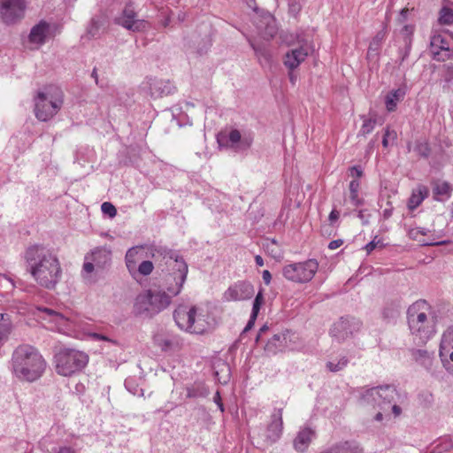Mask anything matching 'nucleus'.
<instances>
[{
    "mask_svg": "<svg viewBox=\"0 0 453 453\" xmlns=\"http://www.w3.org/2000/svg\"><path fill=\"white\" fill-rule=\"evenodd\" d=\"M152 258L165 274L164 283L138 294L133 305V313L145 319H152L167 309L173 297L179 295L188 275V265L177 250L164 246H152Z\"/></svg>",
    "mask_w": 453,
    "mask_h": 453,
    "instance_id": "f257e3e1",
    "label": "nucleus"
},
{
    "mask_svg": "<svg viewBox=\"0 0 453 453\" xmlns=\"http://www.w3.org/2000/svg\"><path fill=\"white\" fill-rule=\"evenodd\" d=\"M27 271L41 287L53 289L60 281L62 268L56 254L42 244L29 246L24 255Z\"/></svg>",
    "mask_w": 453,
    "mask_h": 453,
    "instance_id": "f03ea898",
    "label": "nucleus"
},
{
    "mask_svg": "<svg viewBox=\"0 0 453 453\" xmlns=\"http://www.w3.org/2000/svg\"><path fill=\"white\" fill-rule=\"evenodd\" d=\"M46 368V362L40 352L28 344L19 345L12 357V370L21 381L34 382L40 379Z\"/></svg>",
    "mask_w": 453,
    "mask_h": 453,
    "instance_id": "7ed1b4c3",
    "label": "nucleus"
},
{
    "mask_svg": "<svg viewBox=\"0 0 453 453\" xmlns=\"http://www.w3.org/2000/svg\"><path fill=\"white\" fill-rule=\"evenodd\" d=\"M430 310L431 307L425 300L413 303L407 310L409 328L421 342H426L435 333L434 321L427 316Z\"/></svg>",
    "mask_w": 453,
    "mask_h": 453,
    "instance_id": "20e7f679",
    "label": "nucleus"
},
{
    "mask_svg": "<svg viewBox=\"0 0 453 453\" xmlns=\"http://www.w3.org/2000/svg\"><path fill=\"white\" fill-rule=\"evenodd\" d=\"M63 91L55 86H48L35 96V114L40 121L52 119L63 105Z\"/></svg>",
    "mask_w": 453,
    "mask_h": 453,
    "instance_id": "39448f33",
    "label": "nucleus"
},
{
    "mask_svg": "<svg viewBox=\"0 0 453 453\" xmlns=\"http://www.w3.org/2000/svg\"><path fill=\"white\" fill-rule=\"evenodd\" d=\"M88 362V356L82 351L64 348L55 355L56 371L62 376H71L81 371Z\"/></svg>",
    "mask_w": 453,
    "mask_h": 453,
    "instance_id": "423d86ee",
    "label": "nucleus"
},
{
    "mask_svg": "<svg viewBox=\"0 0 453 453\" xmlns=\"http://www.w3.org/2000/svg\"><path fill=\"white\" fill-rule=\"evenodd\" d=\"M319 269L316 259H308L303 262L292 263L282 268L284 278L296 283H306L312 280Z\"/></svg>",
    "mask_w": 453,
    "mask_h": 453,
    "instance_id": "0eeeda50",
    "label": "nucleus"
},
{
    "mask_svg": "<svg viewBox=\"0 0 453 453\" xmlns=\"http://www.w3.org/2000/svg\"><path fill=\"white\" fill-rule=\"evenodd\" d=\"M173 319L181 330L192 334H203L205 331L203 320L196 318V308H188L185 305L179 306L173 312Z\"/></svg>",
    "mask_w": 453,
    "mask_h": 453,
    "instance_id": "6e6552de",
    "label": "nucleus"
},
{
    "mask_svg": "<svg viewBox=\"0 0 453 453\" xmlns=\"http://www.w3.org/2000/svg\"><path fill=\"white\" fill-rule=\"evenodd\" d=\"M25 0H0V19L6 25H12L24 18Z\"/></svg>",
    "mask_w": 453,
    "mask_h": 453,
    "instance_id": "1a4fd4ad",
    "label": "nucleus"
},
{
    "mask_svg": "<svg viewBox=\"0 0 453 453\" xmlns=\"http://www.w3.org/2000/svg\"><path fill=\"white\" fill-rule=\"evenodd\" d=\"M36 310L42 312L40 318L51 324V329L59 333H66L73 327V321L66 315L53 309L37 306Z\"/></svg>",
    "mask_w": 453,
    "mask_h": 453,
    "instance_id": "9d476101",
    "label": "nucleus"
},
{
    "mask_svg": "<svg viewBox=\"0 0 453 453\" xmlns=\"http://www.w3.org/2000/svg\"><path fill=\"white\" fill-rule=\"evenodd\" d=\"M363 397L367 401L372 398L382 410H385V405L395 402L398 394L394 386L385 385L367 389Z\"/></svg>",
    "mask_w": 453,
    "mask_h": 453,
    "instance_id": "9b49d317",
    "label": "nucleus"
},
{
    "mask_svg": "<svg viewBox=\"0 0 453 453\" xmlns=\"http://www.w3.org/2000/svg\"><path fill=\"white\" fill-rule=\"evenodd\" d=\"M142 89L156 99L173 95L176 91V87L169 80L147 78L142 83Z\"/></svg>",
    "mask_w": 453,
    "mask_h": 453,
    "instance_id": "f8f14e48",
    "label": "nucleus"
},
{
    "mask_svg": "<svg viewBox=\"0 0 453 453\" xmlns=\"http://www.w3.org/2000/svg\"><path fill=\"white\" fill-rule=\"evenodd\" d=\"M111 251L104 247H96L90 253L85 256L83 271L91 273L95 267L104 269L111 263Z\"/></svg>",
    "mask_w": 453,
    "mask_h": 453,
    "instance_id": "ddd939ff",
    "label": "nucleus"
},
{
    "mask_svg": "<svg viewBox=\"0 0 453 453\" xmlns=\"http://www.w3.org/2000/svg\"><path fill=\"white\" fill-rule=\"evenodd\" d=\"M362 322L356 318L348 317L341 318L335 322L330 329V334L337 341H344L353 334L354 332L359 331Z\"/></svg>",
    "mask_w": 453,
    "mask_h": 453,
    "instance_id": "4468645a",
    "label": "nucleus"
},
{
    "mask_svg": "<svg viewBox=\"0 0 453 453\" xmlns=\"http://www.w3.org/2000/svg\"><path fill=\"white\" fill-rule=\"evenodd\" d=\"M114 22L133 32L143 31L147 24L145 20L136 19V12L131 4L125 6L122 13L115 18Z\"/></svg>",
    "mask_w": 453,
    "mask_h": 453,
    "instance_id": "2eb2a0df",
    "label": "nucleus"
},
{
    "mask_svg": "<svg viewBox=\"0 0 453 453\" xmlns=\"http://www.w3.org/2000/svg\"><path fill=\"white\" fill-rule=\"evenodd\" d=\"M294 334L290 330H285L278 334H274L264 347L265 352L268 356H274L279 352H284L290 349L292 336Z\"/></svg>",
    "mask_w": 453,
    "mask_h": 453,
    "instance_id": "dca6fc26",
    "label": "nucleus"
},
{
    "mask_svg": "<svg viewBox=\"0 0 453 453\" xmlns=\"http://www.w3.org/2000/svg\"><path fill=\"white\" fill-rule=\"evenodd\" d=\"M254 292V287L251 283L238 281L225 291L223 299L226 302L247 300L253 296Z\"/></svg>",
    "mask_w": 453,
    "mask_h": 453,
    "instance_id": "f3484780",
    "label": "nucleus"
},
{
    "mask_svg": "<svg viewBox=\"0 0 453 453\" xmlns=\"http://www.w3.org/2000/svg\"><path fill=\"white\" fill-rule=\"evenodd\" d=\"M311 52V48L308 44H302L296 49L288 50L284 58V65L290 71L295 70L299 65L305 60Z\"/></svg>",
    "mask_w": 453,
    "mask_h": 453,
    "instance_id": "a211bd4d",
    "label": "nucleus"
},
{
    "mask_svg": "<svg viewBox=\"0 0 453 453\" xmlns=\"http://www.w3.org/2000/svg\"><path fill=\"white\" fill-rule=\"evenodd\" d=\"M283 410L274 409L271 415V421L267 426L266 438L270 442H276L282 434L283 430V420H282Z\"/></svg>",
    "mask_w": 453,
    "mask_h": 453,
    "instance_id": "6ab92c4d",
    "label": "nucleus"
},
{
    "mask_svg": "<svg viewBox=\"0 0 453 453\" xmlns=\"http://www.w3.org/2000/svg\"><path fill=\"white\" fill-rule=\"evenodd\" d=\"M257 29L261 37L267 41L271 40L278 31L275 19L271 14L263 16L257 22Z\"/></svg>",
    "mask_w": 453,
    "mask_h": 453,
    "instance_id": "aec40b11",
    "label": "nucleus"
},
{
    "mask_svg": "<svg viewBox=\"0 0 453 453\" xmlns=\"http://www.w3.org/2000/svg\"><path fill=\"white\" fill-rule=\"evenodd\" d=\"M49 32V23H47L44 20H42L31 28V31L28 35V40L31 43L42 45L46 42V38Z\"/></svg>",
    "mask_w": 453,
    "mask_h": 453,
    "instance_id": "412c9836",
    "label": "nucleus"
},
{
    "mask_svg": "<svg viewBox=\"0 0 453 453\" xmlns=\"http://www.w3.org/2000/svg\"><path fill=\"white\" fill-rule=\"evenodd\" d=\"M313 436V431L310 428L301 430L294 441V447L297 451L303 452L309 446Z\"/></svg>",
    "mask_w": 453,
    "mask_h": 453,
    "instance_id": "4be33fe9",
    "label": "nucleus"
},
{
    "mask_svg": "<svg viewBox=\"0 0 453 453\" xmlns=\"http://www.w3.org/2000/svg\"><path fill=\"white\" fill-rule=\"evenodd\" d=\"M405 93V89L403 88L394 89L388 93L385 97V104L387 110L388 111H395L397 104L404 98Z\"/></svg>",
    "mask_w": 453,
    "mask_h": 453,
    "instance_id": "5701e85b",
    "label": "nucleus"
},
{
    "mask_svg": "<svg viewBox=\"0 0 453 453\" xmlns=\"http://www.w3.org/2000/svg\"><path fill=\"white\" fill-rule=\"evenodd\" d=\"M249 42L259 62L262 65H269L272 61V55L268 48L264 43H257L251 40Z\"/></svg>",
    "mask_w": 453,
    "mask_h": 453,
    "instance_id": "b1692460",
    "label": "nucleus"
},
{
    "mask_svg": "<svg viewBox=\"0 0 453 453\" xmlns=\"http://www.w3.org/2000/svg\"><path fill=\"white\" fill-rule=\"evenodd\" d=\"M428 191L425 186H420L418 189L413 190L411 196L408 199V208L411 211L415 210L418 206H419L424 199L427 196Z\"/></svg>",
    "mask_w": 453,
    "mask_h": 453,
    "instance_id": "393cba45",
    "label": "nucleus"
},
{
    "mask_svg": "<svg viewBox=\"0 0 453 453\" xmlns=\"http://www.w3.org/2000/svg\"><path fill=\"white\" fill-rule=\"evenodd\" d=\"M332 453H364V450L356 441H343L334 445L330 449Z\"/></svg>",
    "mask_w": 453,
    "mask_h": 453,
    "instance_id": "a878e982",
    "label": "nucleus"
},
{
    "mask_svg": "<svg viewBox=\"0 0 453 453\" xmlns=\"http://www.w3.org/2000/svg\"><path fill=\"white\" fill-rule=\"evenodd\" d=\"M241 137L242 134L239 130L232 129L227 135L222 133L219 134L218 136V142L219 144H223L225 142L226 145H230L235 150L239 142H241Z\"/></svg>",
    "mask_w": 453,
    "mask_h": 453,
    "instance_id": "bb28decb",
    "label": "nucleus"
},
{
    "mask_svg": "<svg viewBox=\"0 0 453 453\" xmlns=\"http://www.w3.org/2000/svg\"><path fill=\"white\" fill-rule=\"evenodd\" d=\"M431 49L434 55H439V50L449 51V43L444 35L437 34L431 38Z\"/></svg>",
    "mask_w": 453,
    "mask_h": 453,
    "instance_id": "cd10ccee",
    "label": "nucleus"
},
{
    "mask_svg": "<svg viewBox=\"0 0 453 453\" xmlns=\"http://www.w3.org/2000/svg\"><path fill=\"white\" fill-rule=\"evenodd\" d=\"M105 23V17L104 14L94 16L87 27V34L89 37H95L99 35L100 29Z\"/></svg>",
    "mask_w": 453,
    "mask_h": 453,
    "instance_id": "c85d7f7f",
    "label": "nucleus"
},
{
    "mask_svg": "<svg viewBox=\"0 0 453 453\" xmlns=\"http://www.w3.org/2000/svg\"><path fill=\"white\" fill-rule=\"evenodd\" d=\"M453 349V329H448L442 335L441 345H440V357H443Z\"/></svg>",
    "mask_w": 453,
    "mask_h": 453,
    "instance_id": "c756f323",
    "label": "nucleus"
},
{
    "mask_svg": "<svg viewBox=\"0 0 453 453\" xmlns=\"http://www.w3.org/2000/svg\"><path fill=\"white\" fill-rule=\"evenodd\" d=\"M360 189V181L357 179L352 180L349 185V201L352 205L359 206L363 204L364 200L359 197L358 192Z\"/></svg>",
    "mask_w": 453,
    "mask_h": 453,
    "instance_id": "7c9ffc66",
    "label": "nucleus"
},
{
    "mask_svg": "<svg viewBox=\"0 0 453 453\" xmlns=\"http://www.w3.org/2000/svg\"><path fill=\"white\" fill-rule=\"evenodd\" d=\"M209 393L208 388L203 383H195L193 386L187 388V396L188 398L206 397Z\"/></svg>",
    "mask_w": 453,
    "mask_h": 453,
    "instance_id": "2f4dec72",
    "label": "nucleus"
},
{
    "mask_svg": "<svg viewBox=\"0 0 453 453\" xmlns=\"http://www.w3.org/2000/svg\"><path fill=\"white\" fill-rule=\"evenodd\" d=\"M400 305L397 303L387 304L382 311V318L387 322L394 321L400 314Z\"/></svg>",
    "mask_w": 453,
    "mask_h": 453,
    "instance_id": "473e14b6",
    "label": "nucleus"
},
{
    "mask_svg": "<svg viewBox=\"0 0 453 453\" xmlns=\"http://www.w3.org/2000/svg\"><path fill=\"white\" fill-rule=\"evenodd\" d=\"M452 192V188L447 181H441L435 184L434 188V196L449 197Z\"/></svg>",
    "mask_w": 453,
    "mask_h": 453,
    "instance_id": "72a5a7b5",
    "label": "nucleus"
},
{
    "mask_svg": "<svg viewBox=\"0 0 453 453\" xmlns=\"http://www.w3.org/2000/svg\"><path fill=\"white\" fill-rule=\"evenodd\" d=\"M349 360L346 357H342L339 358L337 362L335 361H328L326 363V368L333 372H336L342 371L343 368L347 366Z\"/></svg>",
    "mask_w": 453,
    "mask_h": 453,
    "instance_id": "f704fd0d",
    "label": "nucleus"
},
{
    "mask_svg": "<svg viewBox=\"0 0 453 453\" xmlns=\"http://www.w3.org/2000/svg\"><path fill=\"white\" fill-rule=\"evenodd\" d=\"M386 34L387 32L385 28L379 31L370 42L369 50H378L380 48L382 42L386 38Z\"/></svg>",
    "mask_w": 453,
    "mask_h": 453,
    "instance_id": "c9c22d12",
    "label": "nucleus"
},
{
    "mask_svg": "<svg viewBox=\"0 0 453 453\" xmlns=\"http://www.w3.org/2000/svg\"><path fill=\"white\" fill-rule=\"evenodd\" d=\"M439 22L444 25L453 23V11L449 7H442L440 11Z\"/></svg>",
    "mask_w": 453,
    "mask_h": 453,
    "instance_id": "e433bc0d",
    "label": "nucleus"
},
{
    "mask_svg": "<svg viewBox=\"0 0 453 453\" xmlns=\"http://www.w3.org/2000/svg\"><path fill=\"white\" fill-rule=\"evenodd\" d=\"M414 32V27L411 25H405L401 29V35L403 36V43L405 45H411L412 43V35Z\"/></svg>",
    "mask_w": 453,
    "mask_h": 453,
    "instance_id": "4c0bfd02",
    "label": "nucleus"
},
{
    "mask_svg": "<svg viewBox=\"0 0 453 453\" xmlns=\"http://www.w3.org/2000/svg\"><path fill=\"white\" fill-rule=\"evenodd\" d=\"M304 0H288V12L296 17L302 10Z\"/></svg>",
    "mask_w": 453,
    "mask_h": 453,
    "instance_id": "58836bf2",
    "label": "nucleus"
},
{
    "mask_svg": "<svg viewBox=\"0 0 453 453\" xmlns=\"http://www.w3.org/2000/svg\"><path fill=\"white\" fill-rule=\"evenodd\" d=\"M375 123L376 121L374 119H365L361 127L359 134L365 136L366 134H370L374 129Z\"/></svg>",
    "mask_w": 453,
    "mask_h": 453,
    "instance_id": "ea45409f",
    "label": "nucleus"
},
{
    "mask_svg": "<svg viewBox=\"0 0 453 453\" xmlns=\"http://www.w3.org/2000/svg\"><path fill=\"white\" fill-rule=\"evenodd\" d=\"M441 361L445 369L453 376V349L448 352Z\"/></svg>",
    "mask_w": 453,
    "mask_h": 453,
    "instance_id": "a19ab883",
    "label": "nucleus"
},
{
    "mask_svg": "<svg viewBox=\"0 0 453 453\" xmlns=\"http://www.w3.org/2000/svg\"><path fill=\"white\" fill-rule=\"evenodd\" d=\"M153 263L149 260L142 261L138 266V272L143 275H150L153 271Z\"/></svg>",
    "mask_w": 453,
    "mask_h": 453,
    "instance_id": "79ce46f5",
    "label": "nucleus"
},
{
    "mask_svg": "<svg viewBox=\"0 0 453 453\" xmlns=\"http://www.w3.org/2000/svg\"><path fill=\"white\" fill-rule=\"evenodd\" d=\"M253 142V137L251 135H244L241 137V142H239L236 150H246L250 148Z\"/></svg>",
    "mask_w": 453,
    "mask_h": 453,
    "instance_id": "37998d69",
    "label": "nucleus"
},
{
    "mask_svg": "<svg viewBox=\"0 0 453 453\" xmlns=\"http://www.w3.org/2000/svg\"><path fill=\"white\" fill-rule=\"evenodd\" d=\"M101 210L104 214L108 215L110 218H113L117 214L115 206L110 202H104L101 205Z\"/></svg>",
    "mask_w": 453,
    "mask_h": 453,
    "instance_id": "c03bdc74",
    "label": "nucleus"
},
{
    "mask_svg": "<svg viewBox=\"0 0 453 453\" xmlns=\"http://www.w3.org/2000/svg\"><path fill=\"white\" fill-rule=\"evenodd\" d=\"M383 246H384V244H383L382 240L376 235L373 238V240H372L370 242H368L365 246V250H366L367 254H370L377 247L382 248Z\"/></svg>",
    "mask_w": 453,
    "mask_h": 453,
    "instance_id": "a18cd8bd",
    "label": "nucleus"
},
{
    "mask_svg": "<svg viewBox=\"0 0 453 453\" xmlns=\"http://www.w3.org/2000/svg\"><path fill=\"white\" fill-rule=\"evenodd\" d=\"M415 150L423 157H427L430 154V148L426 143H418L416 146Z\"/></svg>",
    "mask_w": 453,
    "mask_h": 453,
    "instance_id": "49530a36",
    "label": "nucleus"
},
{
    "mask_svg": "<svg viewBox=\"0 0 453 453\" xmlns=\"http://www.w3.org/2000/svg\"><path fill=\"white\" fill-rule=\"evenodd\" d=\"M396 138V133L394 130H390L388 127L386 128L383 139H382V145L384 148H387L388 146V139H395Z\"/></svg>",
    "mask_w": 453,
    "mask_h": 453,
    "instance_id": "de8ad7c7",
    "label": "nucleus"
},
{
    "mask_svg": "<svg viewBox=\"0 0 453 453\" xmlns=\"http://www.w3.org/2000/svg\"><path fill=\"white\" fill-rule=\"evenodd\" d=\"M411 45H405L404 44V48L403 49H401L399 50V54H400V60H399V65H402L403 63L406 60V58L409 57L410 55V52H411Z\"/></svg>",
    "mask_w": 453,
    "mask_h": 453,
    "instance_id": "09e8293b",
    "label": "nucleus"
},
{
    "mask_svg": "<svg viewBox=\"0 0 453 453\" xmlns=\"http://www.w3.org/2000/svg\"><path fill=\"white\" fill-rule=\"evenodd\" d=\"M213 401L219 406L220 411L224 412L225 409H224V405L222 403L220 394L219 391L216 392V394L213 397Z\"/></svg>",
    "mask_w": 453,
    "mask_h": 453,
    "instance_id": "8fccbe9b",
    "label": "nucleus"
},
{
    "mask_svg": "<svg viewBox=\"0 0 453 453\" xmlns=\"http://www.w3.org/2000/svg\"><path fill=\"white\" fill-rule=\"evenodd\" d=\"M451 445V442L441 443L434 449V453H441L442 450H447Z\"/></svg>",
    "mask_w": 453,
    "mask_h": 453,
    "instance_id": "3c124183",
    "label": "nucleus"
},
{
    "mask_svg": "<svg viewBox=\"0 0 453 453\" xmlns=\"http://www.w3.org/2000/svg\"><path fill=\"white\" fill-rule=\"evenodd\" d=\"M349 171L351 173V175H355L357 178H360L363 175V171L360 166L354 165L350 167Z\"/></svg>",
    "mask_w": 453,
    "mask_h": 453,
    "instance_id": "603ef678",
    "label": "nucleus"
},
{
    "mask_svg": "<svg viewBox=\"0 0 453 453\" xmlns=\"http://www.w3.org/2000/svg\"><path fill=\"white\" fill-rule=\"evenodd\" d=\"M343 243V241L342 239H338V240H334L332 242H329L328 244V249L330 250H336L338 249L339 247H341Z\"/></svg>",
    "mask_w": 453,
    "mask_h": 453,
    "instance_id": "864d4df0",
    "label": "nucleus"
},
{
    "mask_svg": "<svg viewBox=\"0 0 453 453\" xmlns=\"http://www.w3.org/2000/svg\"><path fill=\"white\" fill-rule=\"evenodd\" d=\"M262 278L265 285H269L272 280V274L268 270H265L262 273Z\"/></svg>",
    "mask_w": 453,
    "mask_h": 453,
    "instance_id": "5fc2aeb1",
    "label": "nucleus"
},
{
    "mask_svg": "<svg viewBox=\"0 0 453 453\" xmlns=\"http://www.w3.org/2000/svg\"><path fill=\"white\" fill-rule=\"evenodd\" d=\"M340 213L337 210L334 209L329 214L328 219L331 224L336 221L339 219Z\"/></svg>",
    "mask_w": 453,
    "mask_h": 453,
    "instance_id": "6e6d98bb",
    "label": "nucleus"
},
{
    "mask_svg": "<svg viewBox=\"0 0 453 453\" xmlns=\"http://www.w3.org/2000/svg\"><path fill=\"white\" fill-rule=\"evenodd\" d=\"M388 205L389 206L388 208H385L383 210V212H382V215H383V218L385 219H389L391 216H392V212H393V207L391 206V203H388Z\"/></svg>",
    "mask_w": 453,
    "mask_h": 453,
    "instance_id": "4d7b16f0",
    "label": "nucleus"
},
{
    "mask_svg": "<svg viewBox=\"0 0 453 453\" xmlns=\"http://www.w3.org/2000/svg\"><path fill=\"white\" fill-rule=\"evenodd\" d=\"M357 217L361 219L364 225L368 224L369 222V215L365 214V211L361 210L358 211Z\"/></svg>",
    "mask_w": 453,
    "mask_h": 453,
    "instance_id": "13d9d810",
    "label": "nucleus"
},
{
    "mask_svg": "<svg viewBox=\"0 0 453 453\" xmlns=\"http://www.w3.org/2000/svg\"><path fill=\"white\" fill-rule=\"evenodd\" d=\"M260 308H261V305L256 304V303H253L252 311H251V314H250V316H252L253 319H257L258 312L260 311Z\"/></svg>",
    "mask_w": 453,
    "mask_h": 453,
    "instance_id": "bf43d9fd",
    "label": "nucleus"
},
{
    "mask_svg": "<svg viewBox=\"0 0 453 453\" xmlns=\"http://www.w3.org/2000/svg\"><path fill=\"white\" fill-rule=\"evenodd\" d=\"M391 410L395 417H399L402 413V408L395 403L392 405Z\"/></svg>",
    "mask_w": 453,
    "mask_h": 453,
    "instance_id": "052dcab7",
    "label": "nucleus"
},
{
    "mask_svg": "<svg viewBox=\"0 0 453 453\" xmlns=\"http://www.w3.org/2000/svg\"><path fill=\"white\" fill-rule=\"evenodd\" d=\"M255 321H256V319H253L252 316H250L246 326L244 327V329L242 331V334H245L246 332L250 331L253 327Z\"/></svg>",
    "mask_w": 453,
    "mask_h": 453,
    "instance_id": "680f3d73",
    "label": "nucleus"
},
{
    "mask_svg": "<svg viewBox=\"0 0 453 453\" xmlns=\"http://www.w3.org/2000/svg\"><path fill=\"white\" fill-rule=\"evenodd\" d=\"M267 330H268V326H267V325H264V326H262L260 327V329H259V331H258V334H257V338H256V342H257V343L260 341V339H261V337H262L263 334H264V333H265Z\"/></svg>",
    "mask_w": 453,
    "mask_h": 453,
    "instance_id": "e2e57ef3",
    "label": "nucleus"
},
{
    "mask_svg": "<svg viewBox=\"0 0 453 453\" xmlns=\"http://www.w3.org/2000/svg\"><path fill=\"white\" fill-rule=\"evenodd\" d=\"M263 302H264L263 292H262V290H260L257 293V295L256 296L253 303H256V304L262 305Z\"/></svg>",
    "mask_w": 453,
    "mask_h": 453,
    "instance_id": "0e129e2a",
    "label": "nucleus"
},
{
    "mask_svg": "<svg viewBox=\"0 0 453 453\" xmlns=\"http://www.w3.org/2000/svg\"><path fill=\"white\" fill-rule=\"evenodd\" d=\"M418 232H421L420 227L412 228L409 232V235L412 239H417L418 235L419 234Z\"/></svg>",
    "mask_w": 453,
    "mask_h": 453,
    "instance_id": "69168bd1",
    "label": "nucleus"
},
{
    "mask_svg": "<svg viewBox=\"0 0 453 453\" xmlns=\"http://www.w3.org/2000/svg\"><path fill=\"white\" fill-rule=\"evenodd\" d=\"M408 12H409V9L407 8H403L401 12H400V17H399V21L400 22H403L406 20L407 19V15H408Z\"/></svg>",
    "mask_w": 453,
    "mask_h": 453,
    "instance_id": "338daca9",
    "label": "nucleus"
},
{
    "mask_svg": "<svg viewBox=\"0 0 453 453\" xmlns=\"http://www.w3.org/2000/svg\"><path fill=\"white\" fill-rule=\"evenodd\" d=\"M57 453H76L75 450L70 447H62Z\"/></svg>",
    "mask_w": 453,
    "mask_h": 453,
    "instance_id": "774afa93",
    "label": "nucleus"
}]
</instances>
